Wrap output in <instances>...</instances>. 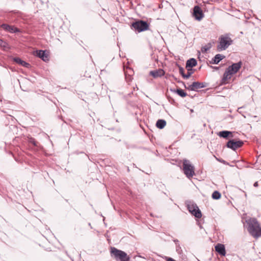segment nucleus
Listing matches in <instances>:
<instances>
[{
  "label": "nucleus",
  "mask_w": 261,
  "mask_h": 261,
  "mask_svg": "<svg viewBox=\"0 0 261 261\" xmlns=\"http://www.w3.org/2000/svg\"><path fill=\"white\" fill-rule=\"evenodd\" d=\"M224 56L221 54H217L214 58L212 59V61L211 62L212 64H218L220 61H221L224 58Z\"/></svg>",
  "instance_id": "14"
},
{
  "label": "nucleus",
  "mask_w": 261,
  "mask_h": 261,
  "mask_svg": "<svg viewBox=\"0 0 261 261\" xmlns=\"http://www.w3.org/2000/svg\"><path fill=\"white\" fill-rule=\"evenodd\" d=\"M193 15L195 18L198 21L201 20L204 17L202 10L198 6H195L194 7Z\"/></svg>",
  "instance_id": "9"
},
{
  "label": "nucleus",
  "mask_w": 261,
  "mask_h": 261,
  "mask_svg": "<svg viewBox=\"0 0 261 261\" xmlns=\"http://www.w3.org/2000/svg\"><path fill=\"white\" fill-rule=\"evenodd\" d=\"M110 253L117 261H129L130 257L125 252L119 250L115 247H111Z\"/></svg>",
  "instance_id": "3"
},
{
  "label": "nucleus",
  "mask_w": 261,
  "mask_h": 261,
  "mask_svg": "<svg viewBox=\"0 0 261 261\" xmlns=\"http://www.w3.org/2000/svg\"><path fill=\"white\" fill-rule=\"evenodd\" d=\"M176 251L179 254L182 253V251L179 244H177V245H176Z\"/></svg>",
  "instance_id": "24"
},
{
  "label": "nucleus",
  "mask_w": 261,
  "mask_h": 261,
  "mask_svg": "<svg viewBox=\"0 0 261 261\" xmlns=\"http://www.w3.org/2000/svg\"><path fill=\"white\" fill-rule=\"evenodd\" d=\"M166 124V121L163 119H159L156 121V126L160 129H163Z\"/></svg>",
  "instance_id": "17"
},
{
  "label": "nucleus",
  "mask_w": 261,
  "mask_h": 261,
  "mask_svg": "<svg viewBox=\"0 0 261 261\" xmlns=\"http://www.w3.org/2000/svg\"><path fill=\"white\" fill-rule=\"evenodd\" d=\"M242 65V62L239 61L236 63H233L231 65L229 66L226 69L223 74L222 81L224 82L230 80L231 76L236 73L241 68Z\"/></svg>",
  "instance_id": "2"
},
{
  "label": "nucleus",
  "mask_w": 261,
  "mask_h": 261,
  "mask_svg": "<svg viewBox=\"0 0 261 261\" xmlns=\"http://www.w3.org/2000/svg\"><path fill=\"white\" fill-rule=\"evenodd\" d=\"M176 93L181 97H185L187 96V93L181 89H177L176 91Z\"/></svg>",
  "instance_id": "21"
},
{
  "label": "nucleus",
  "mask_w": 261,
  "mask_h": 261,
  "mask_svg": "<svg viewBox=\"0 0 261 261\" xmlns=\"http://www.w3.org/2000/svg\"><path fill=\"white\" fill-rule=\"evenodd\" d=\"M196 207H198L196 204H190L188 205V209L190 212V210H192V209H195Z\"/></svg>",
  "instance_id": "26"
},
{
  "label": "nucleus",
  "mask_w": 261,
  "mask_h": 261,
  "mask_svg": "<svg viewBox=\"0 0 261 261\" xmlns=\"http://www.w3.org/2000/svg\"><path fill=\"white\" fill-rule=\"evenodd\" d=\"M164 74V71L163 70H159L156 71H151L150 74L152 75L154 77H157L160 76Z\"/></svg>",
  "instance_id": "18"
},
{
  "label": "nucleus",
  "mask_w": 261,
  "mask_h": 261,
  "mask_svg": "<svg viewBox=\"0 0 261 261\" xmlns=\"http://www.w3.org/2000/svg\"><path fill=\"white\" fill-rule=\"evenodd\" d=\"M247 230L254 238L261 237V227L256 219H253L247 222Z\"/></svg>",
  "instance_id": "1"
},
{
  "label": "nucleus",
  "mask_w": 261,
  "mask_h": 261,
  "mask_svg": "<svg viewBox=\"0 0 261 261\" xmlns=\"http://www.w3.org/2000/svg\"><path fill=\"white\" fill-rule=\"evenodd\" d=\"M0 46L3 47H6L7 44L6 42L3 41L2 39H0Z\"/></svg>",
  "instance_id": "27"
},
{
  "label": "nucleus",
  "mask_w": 261,
  "mask_h": 261,
  "mask_svg": "<svg viewBox=\"0 0 261 261\" xmlns=\"http://www.w3.org/2000/svg\"><path fill=\"white\" fill-rule=\"evenodd\" d=\"M1 28L6 32L14 33L20 32V30L13 25H10L6 23H3L1 25Z\"/></svg>",
  "instance_id": "10"
},
{
  "label": "nucleus",
  "mask_w": 261,
  "mask_h": 261,
  "mask_svg": "<svg viewBox=\"0 0 261 261\" xmlns=\"http://www.w3.org/2000/svg\"><path fill=\"white\" fill-rule=\"evenodd\" d=\"M212 45L211 43H207L205 46L202 47L201 49V51L203 53H206L212 47Z\"/></svg>",
  "instance_id": "20"
},
{
  "label": "nucleus",
  "mask_w": 261,
  "mask_h": 261,
  "mask_svg": "<svg viewBox=\"0 0 261 261\" xmlns=\"http://www.w3.org/2000/svg\"><path fill=\"white\" fill-rule=\"evenodd\" d=\"M183 171L188 178H191L195 174L194 166L187 160H184L183 162Z\"/></svg>",
  "instance_id": "5"
},
{
  "label": "nucleus",
  "mask_w": 261,
  "mask_h": 261,
  "mask_svg": "<svg viewBox=\"0 0 261 261\" xmlns=\"http://www.w3.org/2000/svg\"><path fill=\"white\" fill-rule=\"evenodd\" d=\"M215 158H216V160H217V161H218L219 162H221V163H222L225 164V161H224L223 160H222V159H218V158H216V156H215Z\"/></svg>",
  "instance_id": "29"
},
{
  "label": "nucleus",
  "mask_w": 261,
  "mask_h": 261,
  "mask_svg": "<svg viewBox=\"0 0 261 261\" xmlns=\"http://www.w3.org/2000/svg\"><path fill=\"white\" fill-rule=\"evenodd\" d=\"M190 212L197 218H200L202 216L201 211H200L198 207H196L195 209L190 210Z\"/></svg>",
  "instance_id": "16"
},
{
  "label": "nucleus",
  "mask_w": 261,
  "mask_h": 261,
  "mask_svg": "<svg viewBox=\"0 0 261 261\" xmlns=\"http://www.w3.org/2000/svg\"><path fill=\"white\" fill-rule=\"evenodd\" d=\"M13 60L15 62L21 65L23 67L28 68L31 67V65L29 63L25 62L24 61L22 60L19 58H14Z\"/></svg>",
  "instance_id": "13"
},
{
  "label": "nucleus",
  "mask_w": 261,
  "mask_h": 261,
  "mask_svg": "<svg viewBox=\"0 0 261 261\" xmlns=\"http://www.w3.org/2000/svg\"><path fill=\"white\" fill-rule=\"evenodd\" d=\"M173 241L175 243L176 245H177V244H179V241L177 239L174 240Z\"/></svg>",
  "instance_id": "31"
},
{
  "label": "nucleus",
  "mask_w": 261,
  "mask_h": 261,
  "mask_svg": "<svg viewBox=\"0 0 261 261\" xmlns=\"http://www.w3.org/2000/svg\"><path fill=\"white\" fill-rule=\"evenodd\" d=\"M187 69L188 72H187V74H185V75H184V78L185 79H189L190 77V76L191 75V74L193 73V72L192 71L193 70L191 69V68H188Z\"/></svg>",
  "instance_id": "23"
},
{
  "label": "nucleus",
  "mask_w": 261,
  "mask_h": 261,
  "mask_svg": "<svg viewBox=\"0 0 261 261\" xmlns=\"http://www.w3.org/2000/svg\"><path fill=\"white\" fill-rule=\"evenodd\" d=\"M36 55L45 62L49 60L48 55L46 54V52L44 50H40L39 51H37Z\"/></svg>",
  "instance_id": "12"
},
{
  "label": "nucleus",
  "mask_w": 261,
  "mask_h": 261,
  "mask_svg": "<svg viewBox=\"0 0 261 261\" xmlns=\"http://www.w3.org/2000/svg\"><path fill=\"white\" fill-rule=\"evenodd\" d=\"M217 49L219 51L224 50L232 43V39L227 35L221 36L219 39Z\"/></svg>",
  "instance_id": "4"
},
{
  "label": "nucleus",
  "mask_w": 261,
  "mask_h": 261,
  "mask_svg": "<svg viewBox=\"0 0 261 261\" xmlns=\"http://www.w3.org/2000/svg\"><path fill=\"white\" fill-rule=\"evenodd\" d=\"M179 73L182 75V77L184 78V75H185L186 74H185V70L184 68L181 67H179Z\"/></svg>",
  "instance_id": "28"
},
{
  "label": "nucleus",
  "mask_w": 261,
  "mask_h": 261,
  "mask_svg": "<svg viewBox=\"0 0 261 261\" xmlns=\"http://www.w3.org/2000/svg\"><path fill=\"white\" fill-rule=\"evenodd\" d=\"M221 196V195L220 192L215 191L213 193L212 197L214 199L218 200L220 198Z\"/></svg>",
  "instance_id": "22"
},
{
  "label": "nucleus",
  "mask_w": 261,
  "mask_h": 261,
  "mask_svg": "<svg viewBox=\"0 0 261 261\" xmlns=\"http://www.w3.org/2000/svg\"><path fill=\"white\" fill-rule=\"evenodd\" d=\"M216 251L221 255L225 256L226 254L225 248L224 245L218 244L215 246Z\"/></svg>",
  "instance_id": "11"
},
{
  "label": "nucleus",
  "mask_w": 261,
  "mask_h": 261,
  "mask_svg": "<svg viewBox=\"0 0 261 261\" xmlns=\"http://www.w3.org/2000/svg\"><path fill=\"white\" fill-rule=\"evenodd\" d=\"M232 132L228 131V130H223L221 132H220L218 134V135L220 137H222L223 138H227L229 135H231Z\"/></svg>",
  "instance_id": "19"
},
{
  "label": "nucleus",
  "mask_w": 261,
  "mask_h": 261,
  "mask_svg": "<svg viewBox=\"0 0 261 261\" xmlns=\"http://www.w3.org/2000/svg\"><path fill=\"white\" fill-rule=\"evenodd\" d=\"M243 144V142L241 140L236 141L234 140H230L227 143L226 146L235 150L236 149L241 147Z\"/></svg>",
  "instance_id": "8"
},
{
  "label": "nucleus",
  "mask_w": 261,
  "mask_h": 261,
  "mask_svg": "<svg viewBox=\"0 0 261 261\" xmlns=\"http://www.w3.org/2000/svg\"><path fill=\"white\" fill-rule=\"evenodd\" d=\"M28 141L29 143L32 144L34 146H37V143L35 141V139L33 138H29Z\"/></svg>",
  "instance_id": "25"
},
{
  "label": "nucleus",
  "mask_w": 261,
  "mask_h": 261,
  "mask_svg": "<svg viewBox=\"0 0 261 261\" xmlns=\"http://www.w3.org/2000/svg\"><path fill=\"white\" fill-rule=\"evenodd\" d=\"M207 86V84L205 82H194L188 87L185 86V88L191 91H197L198 89L205 88Z\"/></svg>",
  "instance_id": "7"
},
{
  "label": "nucleus",
  "mask_w": 261,
  "mask_h": 261,
  "mask_svg": "<svg viewBox=\"0 0 261 261\" xmlns=\"http://www.w3.org/2000/svg\"><path fill=\"white\" fill-rule=\"evenodd\" d=\"M132 26L135 31L139 33L149 29L148 23L143 20L136 21L132 23Z\"/></svg>",
  "instance_id": "6"
},
{
  "label": "nucleus",
  "mask_w": 261,
  "mask_h": 261,
  "mask_svg": "<svg viewBox=\"0 0 261 261\" xmlns=\"http://www.w3.org/2000/svg\"><path fill=\"white\" fill-rule=\"evenodd\" d=\"M253 186L255 187H257L258 186V182L256 181L254 183Z\"/></svg>",
  "instance_id": "30"
},
{
  "label": "nucleus",
  "mask_w": 261,
  "mask_h": 261,
  "mask_svg": "<svg viewBox=\"0 0 261 261\" xmlns=\"http://www.w3.org/2000/svg\"><path fill=\"white\" fill-rule=\"evenodd\" d=\"M197 61L194 58H191L187 61L186 68H192L197 65Z\"/></svg>",
  "instance_id": "15"
}]
</instances>
